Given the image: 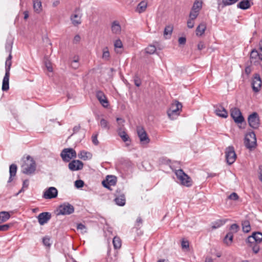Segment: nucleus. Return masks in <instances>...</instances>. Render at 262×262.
I'll return each instance as SVG.
<instances>
[{"mask_svg":"<svg viewBox=\"0 0 262 262\" xmlns=\"http://www.w3.org/2000/svg\"><path fill=\"white\" fill-rule=\"evenodd\" d=\"M251 5L249 0H242L237 5V7L242 10H247Z\"/></svg>","mask_w":262,"mask_h":262,"instance_id":"24","label":"nucleus"},{"mask_svg":"<svg viewBox=\"0 0 262 262\" xmlns=\"http://www.w3.org/2000/svg\"><path fill=\"white\" fill-rule=\"evenodd\" d=\"M251 62L255 64L262 60V53H259L257 50L253 49L250 54Z\"/></svg>","mask_w":262,"mask_h":262,"instance_id":"18","label":"nucleus"},{"mask_svg":"<svg viewBox=\"0 0 262 262\" xmlns=\"http://www.w3.org/2000/svg\"><path fill=\"white\" fill-rule=\"evenodd\" d=\"M84 182L81 180H78L75 182V186L77 188H82L84 186Z\"/></svg>","mask_w":262,"mask_h":262,"instance_id":"50","label":"nucleus"},{"mask_svg":"<svg viewBox=\"0 0 262 262\" xmlns=\"http://www.w3.org/2000/svg\"><path fill=\"white\" fill-rule=\"evenodd\" d=\"M57 211L58 215H69L74 212V207L69 203H64L59 206Z\"/></svg>","mask_w":262,"mask_h":262,"instance_id":"6","label":"nucleus"},{"mask_svg":"<svg viewBox=\"0 0 262 262\" xmlns=\"http://www.w3.org/2000/svg\"><path fill=\"white\" fill-rule=\"evenodd\" d=\"M33 7L34 9L36 12H40L41 10V3L40 1L38 0H34L33 1Z\"/></svg>","mask_w":262,"mask_h":262,"instance_id":"37","label":"nucleus"},{"mask_svg":"<svg viewBox=\"0 0 262 262\" xmlns=\"http://www.w3.org/2000/svg\"><path fill=\"white\" fill-rule=\"evenodd\" d=\"M78 156L80 159L85 160L88 159H91L92 157V155L89 152L82 150L80 152V153L78 154Z\"/></svg>","mask_w":262,"mask_h":262,"instance_id":"29","label":"nucleus"},{"mask_svg":"<svg viewBox=\"0 0 262 262\" xmlns=\"http://www.w3.org/2000/svg\"><path fill=\"white\" fill-rule=\"evenodd\" d=\"M51 218V214L48 212L40 213L37 216L38 221L40 225H43L48 223Z\"/></svg>","mask_w":262,"mask_h":262,"instance_id":"15","label":"nucleus"},{"mask_svg":"<svg viewBox=\"0 0 262 262\" xmlns=\"http://www.w3.org/2000/svg\"><path fill=\"white\" fill-rule=\"evenodd\" d=\"M175 174L182 185L187 187H189L191 185L190 178L182 169L176 170Z\"/></svg>","mask_w":262,"mask_h":262,"instance_id":"5","label":"nucleus"},{"mask_svg":"<svg viewBox=\"0 0 262 262\" xmlns=\"http://www.w3.org/2000/svg\"><path fill=\"white\" fill-rule=\"evenodd\" d=\"M96 97L99 101L100 102V104L104 107H107V106L109 105L108 101L105 96V95L104 94V93L101 91H98L96 93Z\"/></svg>","mask_w":262,"mask_h":262,"instance_id":"19","label":"nucleus"},{"mask_svg":"<svg viewBox=\"0 0 262 262\" xmlns=\"http://www.w3.org/2000/svg\"><path fill=\"white\" fill-rule=\"evenodd\" d=\"M12 45L13 43L11 41H7L6 45H5V49L7 52H9V53H11L12 52Z\"/></svg>","mask_w":262,"mask_h":262,"instance_id":"46","label":"nucleus"},{"mask_svg":"<svg viewBox=\"0 0 262 262\" xmlns=\"http://www.w3.org/2000/svg\"><path fill=\"white\" fill-rule=\"evenodd\" d=\"M233 233L231 231H229L224 238V243L229 245L231 244L233 241Z\"/></svg>","mask_w":262,"mask_h":262,"instance_id":"28","label":"nucleus"},{"mask_svg":"<svg viewBox=\"0 0 262 262\" xmlns=\"http://www.w3.org/2000/svg\"><path fill=\"white\" fill-rule=\"evenodd\" d=\"M199 12L191 10V11L189 14V18L194 20L199 15Z\"/></svg>","mask_w":262,"mask_h":262,"instance_id":"48","label":"nucleus"},{"mask_svg":"<svg viewBox=\"0 0 262 262\" xmlns=\"http://www.w3.org/2000/svg\"><path fill=\"white\" fill-rule=\"evenodd\" d=\"M110 57V52L107 47H105L103 49L102 58L105 60H108Z\"/></svg>","mask_w":262,"mask_h":262,"instance_id":"41","label":"nucleus"},{"mask_svg":"<svg viewBox=\"0 0 262 262\" xmlns=\"http://www.w3.org/2000/svg\"><path fill=\"white\" fill-rule=\"evenodd\" d=\"M202 7V3L198 1H195L193 3L191 10L198 12H200Z\"/></svg>","mask_w":262,"mask_h":262,"instance_id":"34","label":"nucleus"},{"mask_svg":"<svg viewBox=\"0 0 262 262\" xmlns=\"http://www.w3.org/2000/svg\"><path fill=\"white\" fill-rule=\"evenodd\" d=\"M134 81L135 85L137 86V87H139L141 85V80L138 74H136L134 76Z\"/></svg>","mask_w":262,"mask_h":262,"instance_id":"43","label":"nucleus"},{"mask_svg":"<svg viewBox=\"0 0 262 262\" xmlns=\"http://www.w3.org/2000/svg\"><path fill=\"white\" fill-rule=\"evenodd\" d=\"M147 7V2L145 1H142L138 4L135 11L140 14L145 12Z\"/></svg>","mask_w":262,"mask_h":262,"instance_id":"21","label":"nucleus"},{"mask_svg":"<svg viewBox=\"0 0 262 262\" xmlns=\"http://www.w3.org/2000/svg\"><path fill=\"white\" fill-rule=\"evenodd\" d=\"M82 14L80 12L79 8L76 9L74 13L71 16V20L74 26H77L81 23V18Z\"/></svg>","mask_w":262,"mask_h":262,"instance_id":"14","label":"nucleus"},{"mask_svg":"<svg viewBox=\"0 0 262 262\" xmlns=\"http://www.w3.org/2000/svg\"><path fill=\"white\" fill-rule=\"evenodd\" d=\"M78 60V57H74V59L71 63V66L73 69H77L79 67Z\"/></svg>","mask_w":262,"mask_h":262,"instance_id":"45","label":"nucleus"},{"mask_svg":"<svg viewBox=\"0 0 262 262\" xmlns=\"http://www.w3.org/2000/svg\"><path fill=\"white\" fill-rule=\"evenodd\" d=\"M118 133L119 136L121 138L122 140L124 142H126L129 140V136L127 135V134L125 131L122 130L121 129H118Z\"/></svg>","mask_w":262,"mask_h":262,"instance_id":"31","label":"nucleus"},{"mask_svg":"<svg viewBox=\"0 0 262 262\" xmlns=\"http://www.w3.org/2000/svg\"><path fill=\"white\" fill-rule=\"evenodd\" d=\"M10 227V225L9 224H5L0 225V231H7Z\"/></svg>","mask_w":262,"mask_h":262,"instance_id":"55","label":"nucleus"},{"mask_svg":"<svg viewBox=\"0 0 262 262\" xmlns=\"http://www.w3.org/2000/svg\"><path fill=\"white\" fill-rule=\"evenodd\" d=\"M114 47L117 53H121L123 49V43L120 39H117L114 42Z\"/></svg>","mask_w":262,"mask_h":262,"instance_id":"26","label":"nucleus"},{"mask_svg":"<svg viewBox=\"0 0 262 262\" xmlns=\"http://www.w3.org/2000/svg\"><path fill=\"white\" fill-rule=\"evenodd\" d=\"M206 29V24L204 23H201L196 29V35L197 36H202Z\"/></svg>","mask_w":262,"mask_h":262,"instance_id":"25","label":"nucleus"},{"mask_svg":"<svg viewBox=\"0 0 262 262\" xmlns=\"http://www.w3.org/2000/svg\"><path fill=\"white\" fill-rule=\"evenodd\" d=\"M182 108V104L178 101L172 103L170 108L167 111V115L171 119H176L180 115V111Z\"/></svg>","mask_w":262,"mask_h":262,"instance_id":"2","label":"nucleus"},{"mask_svg":"<svg viewBox=\"0 0 262 262\" xmlns=\"http://www.w3.org/2000/svg\"><path fill=\"white\" fill-rule=\"evenodd\" d=\"M113 244L115 249H119L121 246V241L119 237L115 236L113 240Z\"/></svg>","mask_w":262,"mask_h":262,"instance_id":"32","label":"nucleus"},{"mask_svg":"<svg viewBox=\"0 0 262 262\" xmlns=\"http://www.w3.org/2000/svg\"><path fill=\"white\" fill-rule=\"evenodd\" d=\"M68 166L71 171H77L83 168V164L80 160H74L69 163Z\"/></svg>","mask_w":262,"mask_h":262,"instance_id":"16","label":"nucleus"},{"mask_svg":"<svg viewBox=\"0 0 262 262\" xmlns=\"http://www.w3.org/2000/svg\"><path fill=\"white\" fill-rule=\"evenodd\" d=\"M17 167V165L15 164H12L9 167V173L10 177L8 181V183H10L12 181L13 177L15 176Z\"/></svg>","mask_w":262,"mask_h":262,"instance_id":"23","label":"nucleus"},{"mask_svg":"<svg viewBox=\"0 0 262 262\" xmlns=\"http://www.w3.org/2000/svg\"><path fill=\"white\" fill-rule=\"evenodd\" d=\"M100 125L101 126V128L104 129L108 130L110 128V125L108 121L103 118L100 120Z\"/></svg>","mask_w":262,"mask_h":262,"instance_id":"35","label":"nucleus"},{"mask_svg":"<svg viewBox=\"0 0 262 262\" xmlns=\"http://www.w3.org/2000/svg\"><path fill=\"white\" fill-rule=\"evenodd\" d=\"M205 48V45L203 41H200L198 44V49L202 50Z\"/></svg>","mask_w":262,"mask_h":262,"instance_id":"57","label":"nucleus"},{"mask_svg":"<svg viewBox=\"0 0 262 262\" xmlns=\"http://www.w3.org/2000/svg\"><path fill=\"white\" fill-rule=\"evenodd\" d=\"M36 168L35 161L30 156H28L24 160L23 164L21 165V171L23 173L31 175L34 173Z\"/></svg>","mask_w":262,"mask_h":262,"instance_id":"1","label":"nucleus"},{"mask_svg":"<svg viewBox=\"0 0 262 262\" xmlns=\"http://www.w3.org/2000/svg\"><path fill=\"white\" fill-rule=\"evenodd\" d=\"M181 246L183 248H189V243L187 241L183 240L181 243Z\"/></svg>","mask_w":262,"mask_h":262,"instance_id":"56","label":"nucleus"},{"mask_svg":"<svg viewBox=\"0 0 262 262\" xmlns=\"http://www.w3.org/2000/svg\"><path fill=\"white\" fill-rule=\"evenodd\" d=\"M214 112L217 116L223 118H226L228 117L227 111L222 105H216L214 106Z\"/></svg>","mask_w":262,"mask_h":262,"instance_id":"17","label":"nucleus"},{"mask_svg":"<svg viewBox=\"0 0 262 262\" xmlns=\"http://www.w3.org/2000/svg\"><path fill=\"white\" fill-rule=\"evenodd\" d=\"M231 116L236 123H242L244 118L239 108L234 107L231 109Z\"/></svg>","mask_w":262,"mask_h":262,"instance_id":"12","label":"nucleus"},{"mask_svg":"<svg viewBox=\"0 0 262 262\" xmlns=\"http://www.w3.org/2000/svg\"><path fill=\"white\" fill-rule=\"evenodd\" d=\"M262 81L258 74H255L252 81V88L253 91L255 92H258L261 88Z\"/></svg>","mask_w":262,"mask_h":262,"instance_id":"11","label":"nucleus"},{"mask_svg":"<svg viewBox=\"0 0 262 262\" xmlns=\"http://www.w3.org/2000/svg\"><path fill=\"white\" fill-rule=\"evenodd\" d=\"M238 0H222V3L223 6L232 5L236 3Z\"/></svg>","mask_w":262,"mask_h":262,"instance_id":"42","label":"nucleus"},{"mask_svg":"<svg viewBox=\"0 0 262 262\" xmlns=\"http://www.w3.org/2000/svg\"><path fill=\"white\" fill-rule=\"evenodd\" d=\"M251 247L252 248L253 252H254L255 253H257L258 252L259 250V246L258 245V244L253 245V246Z\"/></svg>","mask_w":262,"mask_h":262,"instance_id":"53","label":"nucleus"},{"mask_svg":"<svg viewBox=\"0 0 262 262\" xmlns=\"http://www.w3.org/2000/svg\"><path fill=\"white\" fill-rule=\"evenodd\" d=\"M29 186V181L28 180H25L23 182V188H27Z\"/></svg>","mask_w":262,"mask_h":262,"instance_id":"61","label":"nucleus"},{"mask_svg":"<svg viewBox=\"0 0 262 262\" xmlns=\"http://www.w3.org/2000/svg\"><path fill=\"white\" fill-rule=\"evenodd\" d=\"M98 136V134H96L95 135H93L92 137V142L95 145H98L99 143V141L98 140V139H97Z\"/></svg>","mask_w":262,"mask_h":262,"instance_id":"52","label":"nucleus"},{"mask_svg":"<svg viewBox=\"0 0 262 262\" xmlns=\"http://www.w3.org/2000/svg\"><path fill=\"white\" fill-rule=\"evenodd\" d=\"M80 36L79 35H76L75 36L74 39H73V42L74 43H77L79 42L80 40Z\"/></svg>","mask_w":262,"mask_h":262,"instance_id":"58","label":"nucleus"},{"mask_svg":"<svg viewBox=\"0 0 262 262\" xmlns=\"http://www.w3.org/2000/svg\"><path fill=\"white\" fill-rule=\"evenodd\" d=\"M62 160L66 162H69L72 158H76V151L71 148H64L60 154Z\"/></svg>","mask_w":262,"mask_h":262,"instance_id":"7","label":"nucleus"},{"mask_svg":"<svg viewBox=\"0 0 262 262\" xmlns=\"http://www.w3.org/2000/svg\"><path fill=\"white\" fill-rule=\"evenodd\" d=\"M186 38L184 37H181L179 38V43L181 45H184L186 43Z\"/></svg>","mask_w":262,"mask_h":262,"instance_id":"59","label":"nucleus"},{"mask_svg":"<svg viewBox=\"0 0 262 262\" xmlns=\"http://www.w3.org/2000/svg\"><path fill=\"white\" fill-rule=\"evenodd\" d=\"M80 128V125L75 126L73 127V134H75V133H77L79 130Z\"/></svg>","mask_w":262,"mask_h":262,"instance_id":"62","label":"nucleus"},{"mask_svg":"<svg viewBox=\"0 0 262 262\" xmlns=\"http://www.w3.org/2000/svg\"><path fill=\"white\" fill-rule=\"evenodd\" d=\"M194 19L189 18L187 21V27L189 28H192L194 27Z\"/></svg>","mask_w":262,"mask_h":262,"instance_id":"54","label":"nucleus"},{"mask_svg":"<svg viewBox=\"0 0 262 262\" xmlns=\"http://www.w3.org/2000/svg\"><path fill=\"white\" fill-rule=\"evenodd\" d=\"M243 230L244 232L248 233L251 230L250 223L248 221H245L242 223Z\"/></svg>","mask_w":262,"mask_h":262,"instance_id":"36","label":"nucleus"},{"mask_svg":"<svg viewBox=\"0 0 262 262\" xmlns=\"http://www.w3.org/2000/svg\"><path fill=\"white\" fill-rule=\"evenodd\" d=\"M257 244L260 243L262 241V233L259 232H254L252 234Z\"/></svg>","mask_w":262,"mask_h":262,"instance_id":"38","label":"nucleus"},{"mask_svg":"<svg viewBox=\"0 0 262 262\" xmlns=\"http://www.w3.org/2000/svg\"><path fill=\"white\" fill-rule=\"evenodd\" d=\"M57 189L54 187H50L47 189L43 193V198L46 199H51L57 197Z\"/></svg>","mask_w":262,"mask_h":262,"instance_id":"13","label":"nucleus"},{"mask_svg":"<svg viewBox=\"0 0 262 262\" xmlns=\"http://www.w3.org/2000/svg\"><path fill=\"white\" fill-rule=\"evenodd\" d=\"M156 51V48L154 45H149L145 49L146 53L149 54L155 53Z\"/></svg>","mask_w":262,"mask_h":262,"instance_id":"40","label":"nucleus"},{"mask_svg":"<svg viewBox=\"0 0 262 262\" xmlns=\"http://www.w3.org/2000/svg\"><path fill=\"white\" fill-rule=\"evenodd\" d=\"M226 220H218L212 223V228L217 229L224 225L226 222Z\"/></svg>","mask_w":262,"mask_h":262,"instance_id":"30","label":"nucleus"},{"mask_svg":"<svg viewBox=\"0 0 262 262\" xmlns=\"http://www.w3.org/2000/svg\"><path fill=\"white\" fill-rule=\"evenodd\" d=\"M110 185L115 186L116 184L117 179L115 176H107L105 180Z\"/></svg>","mask_w":262,"mask_h":262,"instance_id":"33","label":"nucleus"},{"mask_svg":"<svg viewBox=\"0 0 262 262\" xmlns=\"http://www.w3.org/2000/svg\"><path fill=\"white\" fill-rule=\"evenodd\" d=\"M12 64L11 61L6 60L5 62V74L3 80L2 89L3 91H7L9 89L10 71Z\"/></svg>","mask_w":262,"mask_h":262,"instance_id":"3","label":"nucleus"},{"mask_svg":"<svg viewBox=\"0 0 262 262\" xmlns=\"http://www.w3.org/2000/svg\"><path fill=\"white\" fill-rule=\"evenodd\" d=\"M173 30V27L172 26H167L165 28L164 31V35H171Z\"/></svg>","mask_w":262,"mask_h":262,"instance_id":"44","label":"nucleus"},{"mask_svg":"<svg viewBox=\"0 0 262 262\" xmlns=\"http://www.w3.org/2000/svg\"><path fill=\"white\" fill-rule=\"evenodd\" d=\"M77 229L83 230L85 229L86 228L83 224L80 223L77 225Z\"/></svg>","mask_w":262,"mask_h":262,"instance_id":"63","label":"nucleus"},{"mask_svg":"<svg viewBox=\"0 0 262 262\" xmlns=\"http://www.w3.org/2000/svg\"><path fill=\"white\" fill-rule=\"evenodd\" d=\"M111 30L113 34H119L121 33V26L118 21L115 20L112 23Z\"/></svg>","mask_w":262,"mask_h":262,"instance_id":"22","label":"nucleus"},{"mask_svg":"<svg viewBox=\"0 0 262 262\" xmlns=\"http://www.w3.org/2000/svg\"><path fill=\"white\" fill-rule=\"evenodd\" d=\"M102 185H103V186L104 187H105V188H106L108 189L109 190H112V189H111V186L112 185H109V184H108V183H107V182H106L105 181H104H104H103V182H102Z\"/></svg>","mask_w":262,"mask_h":262,"instance_id":"60","label":"nucleus"},{"mask_svg":"<svg viewBox=\"0 0 262 262\" xmlns=\"http://www.w3.org/2000/svg\"><path fill=\"white\" fill-rule=\"evenodd\" d=\"M245 73L247 74V75H249L251 73V68L249 66H247L245 68Z\"/></svg>","mask_w":262,"mask_h":262,"instance_id":"64","label":"nucleus"},{"mask_svg":"<svg viewBox=\"0 0 262 262\" xmlns=\"http://www.w3.org/2000/svg\"><path fill=\"white\" fill-rule=\"evenodd\" d=\"M137 132L140 142L142 144H147L149 142L150 139L148 138L146 131L142 126H137Z\"/></svg>","mask_w":262,"mask_h":262,"instance_id":"10","label":"nucleus"},{"mask_svg":"<svg viewBox=\"0 0 262 262\" xmlns=\"http://www.w3.org/2000/svg\"><path fill=\"white\" fill-rule=\"evenodd\" d=\"M228 198L231 200L236 201L239 199V196L236 193L232 192L228 196Z\"/></svg>","mask_w":262,"mask_h":262,"instance_id":"51","label":"nucleus"},{"mask_svg":"<svg viewBox=\"0 0 262 262\" xmlns=\"http://www.w3.org/2000/svg\"><path fill=\"white\" fill-rule=\"evenodd\" d=\"M248 122L250 126L253 129H257L260 125V120L258 114L253 112L248 118Z\"/></svg>","mask_w":262,"mask_h":262,"instance_id":"9","label":"nucleus"},{"mask_svg":"<svg viewBox=\"0 0 262 262\" xmlns=\"http://www.w3.org/2000/svg\"><path fill=\"white\" fill-rule=\"evenodd\" d=\"M42 242L45 246L50 247L51 244L50 243V238L48 236H45L42 238Z\"/></svg>","mask_w":262,"mask_h":262,"instance_id":"49","label":"nucleus"},{"mask_svg":"<svg viewBox=\"0 0 262 262\" xmlns=\"http://www.w3.org/2000/svg\"><path fill=\"white\" fill-rule=\"evenodd\" d=\"M244 144L247 148L250 150L254 149L256 146V135L253 132L246 134L245 138Z\"/></svg>","mask_w":262,"mask_h":262,"instance_id":"4","label":"nucleus"},{"mask_svg":"<svg viewBox=\"0 0 262 262\" xmlns=\"http://www.w3.org/2000/svg\"><path fill=\"white\" fill-rule=\"evenodd\" d=\"M246 242L249 244L250 247H252L253 245L257 244L253 235L249 236L246 239Z\"/></svg>","mask_w":262,"mask_h":262,"instance_id":"39","label":"nucleus"},{"mask_svg":"<svg viewBox=\"0 0 262 262\" xmlns=\"http://www.w3.org/2000/svg\"><path fill=\"white\" fill-rule=\"evenodd\" d=\"M225 156L226 160L229 165H231L235 162L236 155L233 146H230L226 148Z\"/></svg>","mask_w":262,"mask_h":262,"instance_id":"8","label":"nucleus"},{"mask_svg":"<svg viewBox=\"0 0 262 262\" xmlns=\"http://www.w3.org/2000/svg\"><path fill=\"white\" fill-rule=\"evenodd\" d=\"M10 217V214L7 211L0 212V222L1 224L8 221Z\"/></svg>","mask_w":262,"mask_h":262,"instance_id":"27","label":"nucleus"},{"mask_svg":"<svg viewBox=\"0 0 262 262\" xmlns=\"http://www.w3.org/2000/svg\"><path fill=\"white\" fill-rule=\"evenodd\" d=\"M116 192L118 193V195L117 196L115 199V201L116 204L120 206H123L125 204L126 202L124 194H122L120 195H119V193L120 192V190L119 191L117 190Z\"/></svg>","mask_w":262,"mask_h":262,"instance_id":"20","label":"nucleus"},{"mask_svg":"<svg viewBox=\"0 0 262 262\" xmlns=\"http://www.w3.org/2000/svg\"><path fill=\"white\" fill-rule=\"evenodd\" d=\"M239 229V226L236 224H233L231 225L230 227V231L234 233L237 232Z\"/></svg>","mask_w":262,"mask_h":262,"instance_id":"47","label":"nucleus"}]
</instances>
